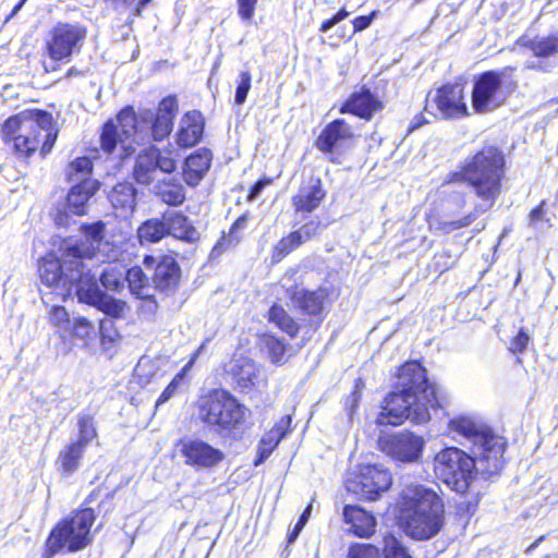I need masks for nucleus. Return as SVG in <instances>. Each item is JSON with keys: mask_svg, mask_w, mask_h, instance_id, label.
<instances>
[{"mask_svg": "<svg viewBox=\"0 0 558 558\" xmlns=\"http://www.w3.org/2000/svg\"><path fill=\"white\" fill-rule=\"evenodd\" d=\"M178 100L174 96L163 98L155 113L144 110L138 116L132 108H124L117 117V122H107L100 135L101 149L111 154L118 143L130 156L134 150V144L149 140L162 141L172 131L173 120L178 113Z\"/></svg>", "mask_w": 558, "mask_h": 558, "instance_id": "nucleus-1", "label": "nucleus"}, {"mask_svg": "<svg viewBox=\"0 0 558 558\" xmlns=\"http://www.w3.org/2000/svg\"><path fill=\"white\" fill-rule=\"evenodd\" d=\"M398 392L385 400L376 423L400 425L405 420L416 424L429 421V409L438 405L435 387L427 380L426 371L417 362H408L398 373Z\"/></svg>", "mask_w": 558, "mask_h": 558, "instance_id": "nucleus-2", "label": "nucleus"}, {"mask_svg": "<svg viewBox=\"0 0 558 558\" xmlns=\"http://www.w3.org/2000/svg\"><path fill=\"white\" fill-rule=\"evenodd\" d=\"M84 239L69 244L65 248L66 263L70 269V291L76 288L78 301L96 306L104 293L96 280V275L85 264V259L96 258L102 263L116 260L120 254L119 247L105 235L106 225L97 221L81 227Z\"/></svg>", "mask_w": 558, "mask_h": 558, "instance_id": "nucleus-3", "label": "nucleus"}, {"mask_svg": "<svg viewBox=\"0 0 558 558\" xmlns=\"http://www.w3.org/2000/svg\"><path fill=\"white\" fill-rule=\"evenodd\" d=\"M504 158L493 147H486L466 160L460 173L453 174L452 180L466 182L481 199L474 211L458 220H433L430 228L446 233L469 227L480 214L489 210L501 192Z\"/></svg>", "mask_w": 558, "mask_h": 558, "instance_id": "nucleus-4", "label": "nucleus"}, {"mask_svg": "<svg viewBox=\"0 0 558 558\" xmlns=\"http://www.w3.org/2000/svg\"><path fill=\"white\" fill-rule=\"evenodd\" d=\"M440 497L423 485H411L402 492L400 521L407 535L424 541L437 535L444 526Z\"/></svg>", "mask_w": 558, "mask_h": 558, "instance_id": "nucleus-5", "label": "nucleus"}, {"mask_svg": "<svg viewBox=\"0 0 558 558\" xmlns=\"http://www.w3.org/2000/svg\"><path fill=\"white\" fill-rule=\"evenodd\" d=\"M4 140L13 143L20 157H29L39 147L41 155L48 154L57 140V129L51 114L38 111L35 114H17L9 118L3 126Z\"/></svg>", "mask_w": 558, "mask_h": 558, "instance_id": "nucleus-6", "label": "nucleus"}, {"mask_svg": "<svg viewBox=\"0 0 558 558\" xmlns=\"http://www.w3.org/2000/svg\"><path fill=\"white\" fill-rule=\"evenodd\" d=\"M449 433L459 441L472 445L478 454L481 470L487 475L497 474L504 466L505 441L493 434L489 427L470 416H458L449 422Z\"/></svg>", "mask_w": 558, "mask_h": 558, "instance_id": "nucleus-7", "label": "nucleus"}, {"mask_svg": "<svg viewBox=\"0 0 558 558\" xmlns=\"http://www.w3.org/2000/svg\"><path fill=\"white\" fill-rule=\"evenodd\" d=\"M251 411L226 390H214L198 400L197 416L215 433L230 436L242 429Z\"/></svg>", "mask_w": 558, "mask_h": 558, "instance_id": "nucleus-8", "label": "nucleus"}, {"mask_svg": "<svg viewBox=\"0 0 558 558\" xmlns=\"http://www.w3.org/2000/svg\"><path fill=\"white\" fill-rule=\"evenodd\" d=\"M514 66H504L478 74L473 82L471 107L475 113L486 114L502 107L517 89Z\"/></svg>", "mask_w": 558, "mask_h": 558, "instance_id": "nucleus-9", "label": "nucleus"}, {"mask_svg": "<svg viewBox=\"0 0 558 558\" xmlns=\"http://www.w3.org/2000/svg\"><path fill=\"white\" fill-rule=\"evenodd\" d=\"M473 454L474 457H471L454 447L441 450L434 460L436 476L457 493H465L474 478L475 472L485 477L490 476L481 470L478 454Z\"/></svg>", "mask_w": 558, "mask_h": 558, "instance_id": "nucleus-10", "label": "nucleus"}, {"mask_svg": "<svg viewBox=\"0 0 558 558\" xmlns=\"http://www.w3.org/2000/svg\"><path fill=\"white\" fill-rule=\"evenodd\" d=\"M94 521L95 514L89 508L72 512L50 532L47 549L53 555L63 548L71 553L85 548L92 541Z\"/></svg>", "mask_w": 558, "mask_h": 558, "instance_id": "nucleus-11", "label": "nucleus"}, {"mask_svg": "<svg viewBox=\"0 0 558 558\" xmlns=\"http://www.w3.org/2000/svg\"><path fill=\"white\" fill-rule=\"evenodd\" d=\"M87 37V28L78 23L58 22L47 34L45 50L56 62H69L80 52Z\"/></svg>", "mask_w": 558, "mask_h": 558, "instance_id": "nucleus-12", "label": "nucleus"}, {"mask_svg": "<svg viewBox=\"0 0 558 558\" xmlns=\"http://www.w3.org/2000/svg\"><path fill=\"white\" fill-rule=\"evenodd\" d=\"M392 484L390 472L380 464H360L348 473L345 487L363 500H376Z\"/></svg>", "mask_w": 558, "mask_h": 558, "instance_id": "nucleus-13", "label": "nucleus"}, {"mask_svg": "<svg viewBox=\"0 0 558 558\" xmlns=\"http://www.w3.org/2000/svg\"><path fill=\"white\" fill-rule=\"evenodd\" d=\"M424 109L439 119H461L470 114L460 84H447L430 90Z\"/></svg>", "mask_w": 558, "mask_h": 558, "instance_id": "nucleus-14", "label": "nucleus"}, {"mask_svg": "<svg viewBox=\"0 0 558 558\" xmlns=\"http://www.w3.org/2000/svg\"><path fill=\"white\" fill-rule=\"evenodd\" d=\"M424 447V438L409 430L384 434L378 438V448L392 460L402 463L417 462Z\"/></svg>", "mask_w": 558, "mask_h": 558, "instance_id": "nucleus-15", "label": "nucleus"}, {"mask_svg": "<svg viewBox=\"0 0 558 558\" xmlns=\"http://www.w3.org/2000/svg\"><path fill=\"white\" fill-rule=\"evenodd\" d=\"M354 131L343 119L328 123L315 141L318 150L328 156L331 162L339 163L342 155L352 147Z\"/></svg>", "mask_w": 558, "mask_h": 558, "instance_id": "nucleus-16", "label": "nucleus"}, {"mask_svg": "<svg viewBox=\"0 0 558 558\" xmlns=\"http://www.w3.org/2000/svg\"><path fill=\"white\" fill-rule=\"evenodd\" d=\"M66 259L65 250H63L61 260L49 254L41 258L38 266L41 283L49 288L60 289L59 294L62 299H65L66 294L70 293V269Z\"/></svg>", "mask_w": 558, "mask_h": 558, "instance_id": "nucleus-17", "label": "nucleus"}, {"mask_svg": "<svg viewBox=\"0 0 558 558\" xmlns=\"http://www.w3.org/2000/svg\"><path fill=\"white\" fill-rule=\"evenodd\" d=\"M181 454L187 465L196 469H210L225 459V453L201 439L182 441Z\"/></svg>", "mask_w": 558, "mask_h": 558, "instance_id": "nucleus-18", "label": "nucleus"}, {"mask_svg": "<svg viewBox=\"0 0 558 558\" xmlns=\"http://www.w3.org/2000/svg\"><path fill=\"white\" fill-rule=\"evenodd\" d=\"M320 229L322 222L312 220L303 225L299 230L289 233L275 245L272 251V260L280 262L284 256L298 248L300 245L316 236Z\"/></svg>", "mask_w": 558, "mask_h": 558, "instance_id": "nucleus-19", "label": "nucleus"}, {"mask_svg": "<svg viewBox=\"0 0 558 558\" xmlns=\"http://www.w3.org/2000/svg\"><path fill=\"white\" fill-rule=\"evenodd\" d=\"M167 365L168 361L163 356L143 355L133 371V381L145 387L161 378L167 372Z\"/></svg>", "mask_w": 558, "mask_h": 558, "instance_id": "nucleus-20", "label": "nucleus"}, {"mask_svg": "<svg viewBox=\"0 0 558 558\" xmlns=\"http://www.w3.org/2000/svg\"><path fill=\"white\" fill-rule=\"evenodd\" d=\"M205 121L197 110L186 112L180 120V128L177 133V143L181 147L196 145L203 136Z\"/></svg>", "mask_w": 558, "mask_h": 558, "instance_id": "nucleus-21", "label": "nucleus"}, {"mask_svg": "<svg viewBox=\"0 0 558 558\" xmlns=\"http://www.w3.org/2000/svg\"><path fill=\"white\" fill-rule=\"evenodd\" d=\"M383 108V104L368 89L354 93L343 104L341 113H353L362 119L369 120L373 114Z\"/></svg>", "mask_w": 558, "mask_h": 558, "instance_id": "nucleus-22", "label": "nucleus"}, {"mask_svg": "<svg viewBox=\"0 0 558 558\" xmlns=\"http://www.w3.org/2000/svg\"><path fill=\"white\" fill-rule=\"evenodd\" d=\"M99 187L98 180H85L74 184L68 193V210L73 215H85L88 201L96 194Z\"/></svg>", "mask_w": 558, "mask_h": 558, "instance_id": "nucleus-23", "label": "nucleus"}, {"mask_svg": "<svg viewBox=\"0 0 558 558\" xmlns=\"http://www.w3.org/2000/svg\"><path fill=\"white\" fill-rule=\"evenodd\" d=\"M180 279V268L172 256H162L155 266L154 289L165 292L173 291Z\"/></svg>", "mask_w": 558, "mask_h": 558, "instance_id": "nucleus-24", "label": "nucleus"}, {"mask_svg": "<svg viewBox=\"0 0 558 558\" xmlns=\"http://www.w3.org/2000/svg\"><path fill=\"white\" fill-rule=\"evenodd\" d=\"M211 151L201 148L185 159L183 179L186 184L196 186L209 170L211 163Z\"/></svg>", "mask_w": 558, "mask_h": 558, "instance_id": "nucleus-25", "label": "nucleus"}, {"mask_svg": "<svg viewBox=\"0 0 558 558\" xmlns=\"http://www.w3.org/2000/svg\"><path fill=\"white\" fill-rule=\"evenodd\" d=\"M327 295V290L322 288L315 291L295 288L291 292L290 300L292 305L303 313L307 315H318L324 310Z\"/></svg>", "mask_w": 558, "mask_h": 558, "instance_id": "nucleus-26", "label": "nucleus"}, {"mask_svg": "<svg viewBox=\"0 0 558 558\" xmlns=\"http://www.w3.org/2000/svg\"><path fill=\"white\" fill-rule=\"evenodd\" d=\"M125 281L132 294L138 299L146 300V306L149 312H155L157 304L153 299L154 287L150 284L149 278L145 275L141 267H132L125 271Z\"/></svg>", "mask_w": 558, "mask_h": 558, "instance_id": "nucleus-27", "label": "nucleus"}, {"mask_svg": "<svg viewBox=\"0 0 558 558\" xmlns=\"http://www.w3.org/2000/svg\"><path fill=\"white\" fill-rule=\"evenodd\" d=\"M343 517L347 530L359 537H368L375 531V518L359 507L347 506Z\"/></svg>", "mask_w": 558, "mask_h": 558, "instance_id": "nucleus-28", "label": "nucleus"}, {"mask_svg": "<svg viewBox=\"0 0 558 558\" xmlns=\"http://www.w3.org/2000/svg\"><path fill=\"white\" fill-rule=\"evenodd\" d=\"M517 46L530 49L537 58H549L558 54V35L521 36L517 41Z\"/></svg>", "mask_w": 558, "mask_h": 558, "instance_id": "nucleus-29", "label": "nucleus"}, {"mask_svg": "<svg viewBox=\"0 0 558 558\" xmlns=\"http://www.w3.org/2000/svg\"><path fill=\"white\" fill-rule=\"evenodd\" d=\"M206 342H203L198 349L193 353L190 361L182 367V369L172 378L169 385L163 389L159 396L156 407L169 401L171 398L177 396L179 392L187 387L186 375L194 365L195 361L199 356L201 352L205 349Z\"/></svg>", "mask_w": 558, "mask_h": 558, "instance_id": "nucleus-30", "label": "nucleus"}, {"mask_svg": "<svg viewBox=\"0 0 558 558\" xmlns=\"http://www.w3.org/2000/svg\"><path fill=\"white\" fill-rule=\"evenodd\" d=\"M325 197L320 182L302 186L298 194L292 198V204L296 211L312 213L315 210Z\"/></svg>", "mask_w": 558, "mask_h": 558, "instance_id": "nucleus-31", "label": "nucleus"}, {"mask_svg": "<svg viewBox=\"0 0 558 558\" xmlns=\"http://www.w3.org/2000/svg\"><path fill=\"white\" fill-rule=\"evenodd\" d=\"M290 422V416L282 417L281 421L276 425V427H274L271 430L264 435L258 445V457L254 462L256 466L262 464L271 454L274 449L283 438L286 434V428L289 426Z\"/></svg>", "mask_w": 558, "mask_h": 558, "instance_id": "nucleus-32", "label": "nucleus"}, {"mask_svg": "<svg viewBox=\"0 0 558 558\" xmlns=\"http://www.w3.org/2000/svg\"><path fill=\"white\" fill-rule=\"evenodd\" d=\"M162 222H165L167 234H171L177 239L185 240L187 242L195 240V229L190 225L187 218L181 213H166L162 217Z\"/></svg>", "mask_w": 558, "mask_h": 558, "instance_id": "nucleus-33", "label": "nucleus"}, {"mask_svg": "<svg viewBox=\"0 0 558 558\" xmlns=\"http://www.w3.org/2000/svg\"><path fill=\"white\" fill-rule=\"evenodd\" d=\"M109 201L122 215L131 214L136 206V190L131 183H118L110 192Z\"/></svg>", "mask_w": 558, "mask_h": 558, "instance_id": "nucleus-34", "label": "nucleus"}, {"mask_svg": "<svg viewBox=\"0 0 558 558\" xmlns=\"http://www.w3.org/2000/svg\"><path fill=\"white\" fill-rule=\"evenodd\" d=\"M157 165L158 162L156 161L155 146H150L149 148L144 149L136 159L133 172L135 180L144 185L149 184L154 179Z\"/></svg>", "mask_w": 558, "mask_h": 558, "instance_id": "nucleus-35", "label": "nucleus"}, {"mask_svg": "<svg viewBox=\"0 0 558 558\" xmlns=\"http://www.w3.org/2000/svg\"><path fill=\"white\" fill-rule=\"evenodd\" d=\"M230 372L239 386L247 388L255 384L258 369L251 359L241 355L231 362Z\"/></svg>", "mask_w": 558, "mask_h": 558, "instance_id": "nucleus-36", "label": "nucleus"}, {"mask_svg": "<svg viewBox=\"0 0 558 558\" xmlns=\"http://www.w3.org/2000/svg\"><path fill=\"white\" fill-rule=\"evenodd\" d=\"M85 449V446L73 440L60 451L58 463L64 474H72L80 468Z\"/></svg>", "mask_w": 558, "mask_h": 558, "instance_id": "nucleus-37", "label": "nucleus"}, {"mask_svg": "<svg viewBox=\"0 0 558 558\" xmlns=\"http://www.w3.org/2000/svg\"><path fill=\"white\" fill-rule=\"evenodd\" d=\"M155 189L160 199L170 206H179L185 199L184 187L180 183L163 181L159 182Z\"/></svg>", "mask_w": 558, "mask_h": 558, "instance_id": "nucleus-38", "label": "nucleus"}, {"mask_svg": "<svg viewBox=\"0 0 558 558\" xmlns=\"http://www.w3.org/2000/svg\"><path fill=\"white\" fill-rule=\"evenodd\" d=\"M167 235L165 222L158 219H149L137 229V236L142 244L159 242Z\"/></svg>", "mask_w": 558, "mask_h": 558, "instance_id": "nucleus-39", "label": "nucleus"}, {"mask_svg": "<svg viewBox=\"0 0 558 558\" xmlns=\"http://www.w3.org/2000/svg\"><path fill=\"white\" fill-rule=\"evenodd\" d=\"M93 163L87 157H78L71 161L65 168V177L69 182H83L93 180Z\"/></svg>", "mask_w": 558, "mask_h": 558, "instance_id": "nucleus-40", "label": "nucleus"}, {"mask_svg": "<svg viewBox=\"0 0 558 558\" xmlns=\"http://www.w3.org/2000/svg\"><path fill=\"white\" fill-rule=\"evenodd\" d=\"M125 281V269L121 264H108L100 274V282L111 291H119Z\"/></svg>", "mask_w": 558, "mask_h": 558, "instance_id": "nucleus-41", "label": "nucleus"}, {"mask_svg": "<svg viewBox=\"0 0 558 558\" xmlns=\"http://www.w3.org/2000/svg\"><path fill=\"white\" fill-rule=\"evenodd\" d=\"M268 318L269 322L291 337L295 336L299 331V325L280 305H272L270 307Z\"/></svg>", "mask_w": 558, "mask_h": 558, "instance_id": "nucleus-42", "label": "nucleus"}, {"mask_svg": "<svg viewBox=\"0 0 558 558\" xmlns=\"http://www.w3.org/2000/svg\"><path fill=\"white\" fill-rule=\"evenodd\" d=\"M78 436L76 442L87 447L97 437L94 417L89 414L77 415Z\"/></svg>", "mask_w": 558, "mask_h": 558, "instance_id": "nucleus-43", "label": "nucleus"}, {"mask_svg": "<svg viewBox=\"0 0 558 558\" xmlns=\"http://www.w3.org/2000/svg\"><path fill=\"white\" fill-rule=\"evenodd\" d=\"M97 308L102 311L105 314L111 317L121 318L124 317L129 310L125 302L116 300L107 294L104 295L101 302L96 305Z\"/></svg>", "mask_w": 558, "mask_h": 558, "instance_id": "nucleus-44", "label": "nucleus"}, {"mask_svg": "<svg viewBox=\"0 0 558 558\" xmlns=\"http://www.w3.org/2000/svg\"><path fill=\"white\" fill-rule=\"evenodd\" d=\"M156 161L158 162L157 168L162 172L171 173L177 168L178 153L172 147H166L158 149L155 147Z\"/></svg>", "mask_w": 558, "mask_h": 558, "instance_id": "nucleus-45", "label": "nucleus"}, {"mask_svg": "<svg viewBox=\"0 0 558 558\" xmlns=\"http://www.w3.org/2000/svg\"><path fill=\"white\" fill-rule=\"evenodd\" d=\"M69 331H71L75 338L82 340H90L96 335L95 326L84 317H75Z\"/></svg>", "mask_w": 558, "mask_h": 558, "instance_id": "nucleus-46", "label": "nucleus"}, {"mask_svg": "<svg viewBox=\"0 0 558 558\" xmlns=\"http://www.w3.org/2000/svg\"><path fill=\"white\" fill-rule=\"evenodd\" d=\"M384 557L385 558H412L408 549L392 535L384 538Z\"/></svg>", "mask_w": 558, "mask_h": 558, "instance_id": "nucleus-47", "label": "nucleus"}, {"mask_svg": "<svg viewBox=\"0 0 558 558\" xmlns=\"http://www.w3.org/2000/svg\"><path fill=\"white\" fill-rule=\"evenodd\" d=\"M247 216L242 215L239 217L230 228L229 234L223 236L222 240L218 243L220 246H231L236 244L240 241L239 232L244 230L247 226Z\"/></svg>", "mask_w": 558, "mask_h": 558, "instance_id": "nucleus-48", "label": "nucleus"}, {"mask_svg": "<svg viewBox=\"0 0 558 558\" xmlns=\"http://www.w3.org/2000/svg\"><path fill=\"white\" fill-rule=\"evenodd\" d=\"M49 320L54 327L64 331H69L72 324L63 306H52L49 311Z\"/></svg>", "mask_w": 558, "mask_h": 558, "instance_id": "nucleus-49", "label": "nucleus"}, {"mask_svg": "<svg viewBox=\"0 0 558 558\" xmlns=\"http://www.w3.org/2000/svg\"><path fill=\"white\" fill-rule=\"evenodd\" d=\"M348 558H380V555L371 544H354L349 548Z\"/></svg>", "mask_w": 558, "mask_h": 558, "instance_id": "nucleus-50", "label": "nucleus"}, {"mask_svg": "<svg viewBox=\"0 0 558 558\" xmlns=\"http://www.w3.org/2000/svg\"><path fill=\"white\" fill-rule=\"evenodd\" d=\"M239 84L235 89L234 101L236 105H243L246 100L247 94L251 89L252 75L248 71H242L239 74Z\"/></svg>", "mask_w": 558, "mask_h": 558, "instance_id": "nucleus-51", "label": "nucleus"}, {"mask_svg": "<svg viewBox=\"0 0 558 558\" xmlns=\"http://www.w3.org/2000/svg\"><path fill=\"white\" fill-rule=\"evenodd\" d=\"M364 387V384L361 379H357L355 383V387L351 396H349L344 402L345 410L348 412V416L350 420H352L353 414L355 413L356 409L359 408V403L361 400V391Z\"/></svg>", "mask_w": 558, "mask_h": 558, "instance_id": "nucleus-52", "label": "nucleus"}, {"mask_svg": "<svg viewBox=\"0 0 558 558\" xmlns=\"http://www.w3.org/2000/svg\"><path fill=\"white\" fill-rule=\"evenodd\" d=\"M270 359L274 363H282L286 354V345L278 339H270L267 342Z\"/></svg>", "mask_w": 558, "mask_h": 558, "instance_id": "nucleus-53", "label": "nucleus"}, {"mask_svg": "<svg viewBox=\"0 0 558 558\" xmlns=\"http://www.w3.org/2000/svg\"><path fill=\"white\" fill-rule=\"evenodd\" d=\"M530 342V336L521 328L518 335L510 342V351L513 353H522Z\"/></svg>", "mask_w": 558, "mask_h": 558, "instance_id": "nucleus-54", "label": "nucleus"}, {"mask_svg": "<svg viewBox=\"0 0 558 558\" xmlns=\"http://www.w3.org/2000/svg\"><path fill=\"white\" fill-rule=\"evenodd\" d=\"M257 0H238V13L244 21H251L254 16Z\"/></svg>", "mask_w": 558, "mask_h": 558, "instance_id": "nucleus-55", "label": "nucleus"}, {"mask_svg": "<svg viewBox=\"0 0 558 558\" xmlns=\"http://www.w3.org/2000/svg\"><path fill=\"white\" fill-rule=\"evenodd\" d=\"M113 323L110 319H102L99 323V333L104 342H113L116 340L117 332L112 330Z\"/></svg>", "mask_w": 558, "mask_h": 558, "instance_id": "nucleus-56", "label": "nucleus"}, {"mask_svg": "<svg viewBox=\"0 0 558 558\" xmlns=\"http://www.w3.org/2000/svg\"><path fill=\"white\" fill-rule=\"evenodd\" d=\"M349 15H350V13L345 9H341L331 19L326 20L325 22L322 23V25L319 27V32L327 33L335 25H337L340 22H342L343 20H345Z\"/></svg>", "mask_w": 558, "mask_h": 558, "instance_id": "nucleus-57", "label": "nucleus"}, {"mask_svg": "<svg viewBox=\"0 0 558 558\" xmlns=\"http://www.w3.org/2000/svg\"><path fill=\"white\" fill-rule=\"evenodd\" d=\"M376 15H377V11H373L368 15H361V16L355 17L352 21L353 33H359V32H362V31L366 29L367 27H369V25L372 24L373 20L376 17Z\"/></svg>", "mask_w": 558, "mask_h": 558, "instance_id": "nucleus-58", "label": "nucleus"}, {"mask_svg": "<svg viewBox=\"0 0 558 558\" xmlns=\"http://www.w3.org/2000/svg\"><path fill=\"white\" fill-rule=\"evenodd\" d=\"M545 202H542L537 207H535L529 215L530 225L536 227L539 221L545 220V211H544Z\"/></svg>", "mask_w": 558, "mask_h": 558, "instance_id": "nucleus-59", "label": "nucleus"}, {"mask_svg": "<svg viewBox=\"0 0 558 558\" xmlns=\"http://www.w3.org/2000/svg\"><path fill=\"white\" fill-rule=\"evenodd\" d=\"M271 183V180H259L251 189L248 198L254 199L259 196L264 187Z\"/></svg>", "mask_w": 558, "mask_h": 558, "instance_id": "nucleus-60", "label": "nucleus"}, {"mask_svg": "<svg viewBox=\"0 0 558 558\" xmlns=\"http://www.w3.org/2000/svg\"><path fill=\"white\" fill-rule=\"evenodd\" d=\"M525 68L529 70H543V62L542 61H527L525 62Z\"/></svg>", "mask_w": 558, "mask_h": 558, "instance_id": "nucleus-61", "label": "nucleus"}, {"mask_svg": "<svg viewBox=\"0 0 558 558\" xmlns=\"http://www.w3.org/2000/svg\"><path fill=\"white\" fill-rule=\"evenodd\" d=\"M312 511V504H310L300 517L299 523L305 524Z\"/></svg>", "mask_w": 558, "mask_h": 558, "instance_id": "nucleus-62", "label": "nucleus"}, {"mask_svg": "<svg viewBox=\"0 0 558 558\" xmlns=\"http://www.w3.org/2000/svg\"><path fill=\"white\" fill-rule=\"evenodd\" d=\"M144 264L147 266V267H150L155 264V258L151 257V256H147L145 257L144 259Z\"/></svg>", "mask_w": 558, "mask_h": 558, "instance_id": "nucleus-63", "label": "nucleus"}, {"mask_svg": "<svg viewBox=\"0 0 558 558\" xmlns=\"http://www.w3.org/2000/svg\"><path fill=\"white\" fill-rule=\"evenodd\" d=\"M81 74H82V73H81L78 70H76V69L72 68V69H70V70L68 71L66 76H68V77H71V76H74V75H81Z\"/></svg>", "mask_w": 558, "mask_h": 558, "instance_id": "nucleus-64", "label": "nucleus"}]
</instances>
